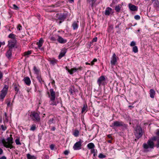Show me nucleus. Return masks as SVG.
Segmentation results:
<instances>
[{
    "label": "nucleus",
    "instance_id": "nucleus-1",
    "mask_svg": "<svg viewBox=\"0 0 159 159\" xmlns=\"http://www.w3.org/2000/svg\"><path fill=\"white\" fill-rule=\"evenodd\" d=\"M49 91L50 94H49V92H48V94L49 97L50 98V102H51L50 103V104L52 106H56L59 102L58 101L57 102L55 101V92L54 91L53 89H51L49 90Z\"/></svg>",
    "mask_w": 159,
    "mask_h": 159
},
{
    "label": "nucleus",
    "instance_id": "nucleus-2",
    "mask_svg": "<svg viewBox=\"0 0 159 159\" xmlns=\"http://www.w3.org/2000/svg\"><path fill=\"white\" fill-rule=\"evenodd\" d=\"M2 142L4 147L6 148H9L11 149L14 147L12 145L13 143L12 138H7L6 140L3 139L2 140Z\"/></svg>",
    "mask_w": 159,
    "mask_h": 159
},
{
    "label": "nucleus",
    "instance_id": "nucleus-3",
    "mask_svg": "<svg viewBox=\"0 0 159 159\" xmlns=\"http://www.w3.org/2000/svg\"><path fill=\"white\" fill-rule=\"evenodd\" d=\"M134 133L135 137L139 139L143 134L142 129L140 126L137 125L134 129Z\"/></svg>",
    "mask_w": 159,
    "mask_h": 159
},
{
    "label": "nucleus",
    "instance_id": "nucleus-4",
    "mask_svg": "<svg viewBox=\"0 0 159 159\" xmlns=\"http://www.w3.org/2000/svg\"><path fill=\"white\" fill-rule=\"evenodd\" d=\"M30 116L32 120L36 123L39 122L40 121L39 114L37 112H31Z\"/></svg>",
    "mask_w": 159,
    "mask_h": 159
},
{
    "label": "nucleus",
    "instance_id": "nucleus-5",
    "mask_svg": "<svg viewBox=\"0 0 159 159\" xmlns=\"http://www.w3.org/2000/svg\"><path fill=\"white\" fill-rule=\"evenodd\" d=\"M143 147L146 151H149L148 149L149 148L153 149L154 147V143L152 140H148L147 143H144L143 144Z\"/></svg>",
    "mask_w": 159,
    "mask_h": 159
},
{
    "label": "nucleus",
    "instance_id": "nucleus-6",
    "mask_svg": "<svg viewBox=\"0 0 159 159\" xmlns=\"http://www.w3.org/2000/svg\"><path fill=\"white\" fill-rule=\"evenodd\" d=\"M8 86L5 85L2 89L1 91V93L0 95V98L2 100L6 95L8 89Z\"/></svg>",
    "mask_w": 159,
    "mask_h": 159
},
{
    "label": "nucleus",
    "instance_id": "nucleus-7",
    "mask_svg": "<svg viewBox=\"0 0 159 159\" xmlns=\"http://www.w3.org/2000/svg\"><path fill=\"white\" fill-rule=\"evenodd\" d=\"M82 67L81 66H79L77 68L74 67L69 69L67 67H66V69L69 73L70 75H72L74 73L77 72L78 71L82 70Z\"/></svg>",
    "mask_w": 159,
    "mask_h": 159
},
{
    "label": "nucleus",
    "instance_id": "nucleus-8",
    "mask_svg": "<svg viewBox=\"0 0 159 159\" xmlns=\"http://www.w3.org/2000/svg\"><path fill=\"white\" fill-rule=\"evenodd\" d=\"M83 141L81 139H80L78 142H76L74 145L73 148L75 150H79L81 149L82 143Z\"/></svg>",
    "mask_w": 159,
    "mask_h": 159
},
{
    "label": "nucleus",
    "instance_id": "nucleus-9",
    "mask_svg": "<svg viewBox=\"0 0 159 159\" xmlns=\"http://www.w3.org/2000/svg\"><path fill=\"white\" fill-rule=\"evenodd\" d=\"M17 41L16 39H10L8 41V46L9 48L12 49L16 44Z\"/></svg>",
    "mask_w": 159,
    "mask_h": 159
},
{
    "label": "nucleus",
    "instance_id": "nucleus-10",
    "mask_svg": "<svg viewBox=\"0 0 159 159\" xmlns=\"http://www.w3.org/2000/svg\"><path fill=\"white\" fill-rule=\"evenodd\" d=\"M105 80V78L104 76H101L98 79L97 81V83L99 86L101 85H104V82Z\"/></svg>",
    "mask_w": 159,
    "mask_h": 159
},
{
    "label": "nucleus",
    "instance_id": "nucleus-11",
    "mask_svg": "<svg viewBox=\"0 0 159 159\" xmlns=\"http://www.w3.org/2000/svg\"><path fill=\"white\" fill-rule=\"evenodd\" d=\"M117 58H118L116 56L115 53L113 54L111 60V63L112 65H115L117 62Z\"/></svg>",
    "mask_w": 159,
    "mask_h": 159
},
{
    "label": "nucleus",
    "instance_id": "nucleus-12",
    "mask_svg": "<svg viewBox=\"0 0 159 159\" xmlns=\"http://www.w3.org/2000/svg\"><path fill=\"white\" fill-rule=\"evenodd\" d=\"M122 123L121 121H114L112 125H111L110 126L111 127H118L121 126V125Z\"/></svg>",
    "mask_w": 159,
    "mask_h": 159
},
{
    "label": "nucleus",
    "instance_id": "nucleus-13",
    "mask_svg": "<svg viewBox=\"0 0 159 159\" xmlns=\"http://www.w3.org/2000/svg\"><path fill=\"white\" fill-rule=\"evenodd\" d=\"M128 7L130 10L131 11H136L138 10V7L131 3H129L128 4Z\"/></svg>",
    "mask_w": 159,
    "mask_h": 159
},
{
    "label": "nucleus",
    "instance_id": "nucleus-14",
    "mask_svg": "<svg viewBox=\"0 0 159 159\" xmlns=\"http://www.w3.org/2000/svg\"><path fill=\"white\" fill-rule=\"evenodd\" d=\"M58 38L57 41L60 43L61 44H64L66 43L67 42V40L66 39H64L61 36L59 35L58 36Z\"/></svg>",
    "mask_w": 159,
    "mask_h": 159
},
{
    "label": "nucleus",
    "instance_id": "nucleus-15",
    "mask_svg": "<svg viewBox=\"0 0 159 159\" xmlns=\"http://www.w3.org/2000/svg\"><path fill=\"white\" fill-rule=\"evenodd\" d=\"M57 15L58 16H57V17L60 20L63 21L66 18V16L64 14H60L59 15V14H57Z\"/></svg>",
    "mask_w": 159,
    "mask_h": 159
},
{
    "label": "nucleus",
    "instance_id": "nucleus-16",
    "mask_svg": "<svg viewBox=\"0 0 159 159\" xmlns=\"http://www.w3.org/2000/svg\"><path fill=\"white\" fill-rule=\"evenodd\" d=\"M23 80L27 85L28 86L30 85L31 84V80L28 77H25Z\"/></svg>",
    "mask_w": 159,
    "mask_h": 159
},
{
    "label": "nucleus",
    "instance_id": "nucleus-17",
    "mask_svg": "<svg viewBox=\"0 0 159 159\" xmlns=\"http://www.w3.org/2000/svg\"><path fill=\"white\" fill-rule=\"evenodd\" d=\"M112 11L111 8L110 7H107L106 8L105 12V14L107 16H109Z\"/></svg>",
    "mask_w": 159,
    "mask_h": 159
},
{
    "label": "nucleus",
    "instance_id": "nucleus-18",
    "mask_svg": "<svg viewBox=\"0 0 159 159\" xmlns=\"http://www.w3.org/2000/svg\"><path fill=\"white\" fill-rule=\"evenodd\" d=\"M78 21H74L72 25V26L73 30H75L78 29Z\"/></svg>",
    "mask_w": 159,
    "mask_h": 159
},
{
    "label": "nucleus",
    "instance_id": "nucleus-19",
    "mask_svg": "<svg viewBox=\"0 0 159 159\" xmlns=\"http://www.w3.org/2000/svg\"><path fill=\"white\" fill-rule=\"evenodd\" d=\"M12 49L9 48L6 54V57L10 59L12 56Z\"/></svg>",
    "mask_w": 159,
    "mask_h": 159
},
{
    "label": "nucleus",
    "instance_id": "nucleus-20",
    "mask_svg": "<svg viewBox=\"0 0 159 159\" xmlns=\"http://www.w3.org/2000/svg\"><path fill=\"white\" fill-rule=\"evenodd\" d=\"M66 49H63L61 50V52L60 53L59 56L58 58L59 59H61L62 57H64L66 53Z\"/></svg>",
    "mask_w": 159,
    "mask_h": 159
},
{
    "label": "nucleus",
    "instance_id": "nucleus-21",
    "mask_svg": "<svg viewBox=\"0 0 159 159\" xmlns=\"http://www.w3.org/2000/svg\"><path fill=\"white\" fill-rule=\"evenodd\" d=\"M44 42V40L42 38H40L39 41L37 42V44L38 46V47L40 49L41 47L42 46L43 43Z\"/></svg>",
    "mask_w": 159,
    "mask_h": 159
},
{
    "label": "nucleus",
    "instance_id": "nucleus-22",
    "mask_svg": "<svg viewBox=\"0 0 159 159\" xmlns=\"http://www.w3.org/2000/svg\"><path fill=\"white\" fill-rule=\"evenodd\" d=\"M121 8V5L120 4H118L117 5L115 6V10L116 11V12L119 13L120 11Z\"/></svg>",
    "mask_w": 159,
    "mask_h": 159
},
{
    "label": "nucleus",
    "instance_id": "nucleus-23",
    "mask_svg": "<svg viewBox=\"0 0 159 159\" xmlns=\"http://www.w3.org/2000/svg\"><path fill=\"white\" fill-rule=\"evenodd\" d=\"M58 36L59 35L57 34H55L54 35H53L50 38V39L52 41H56V40L57 41V39L58 38Z\"/></svg>",
    "mask_w": 159,
    "mask_h": 159
},
{
    "label": "nucleus",
    "instance_id": "nucleus-24",
    "mask_svg": "<svg viewBox=\"0 0 159 159\" xmlns=\"http://www.w3.org/2000/svg\"><path fill=\"white\" fill-rule=\"evenodd\" d=\"M150 97L152 98H153L154 95L155 94V90L153 89H151L150 90Z\"/></svg>",
    "mask_w": 159,
    "mask_h": 159
},
{
    "label": "nucleus",
    "instance_id": "nucleus-25",
    "mask_svg": "<svg viewBox=\"0 0 159 159\" xmlns=\"http://www.w3.org/2000/svg\"><path fill=\"white\" fill-rule=\"evenodd\" d=\"M37 78L41 84H44V81L42 79L41 75H37Z\"/></svg>",
    "mask_w": 159,
    "mask_h": 159
},
{
    "label": "nucleus",
    "instance_id": "nucleus-26",
    "mask_svg": "<svg viewBox=\"0 0 159 159\" xmlns=\"http://www.w3.org/2000/svg\"><path fill=\"white\" fill-rule=\"evenodd\" d=\"M87 147L89 149H92L95 148V145L93 143H90L88 144Z\"/></svg>",
    "mask_w": 159,
    "mask_h": 159
},
{
    "label": "nucleus",
    "instance_id": "nucleus-27",
    "mask_svg": "<svg viewBox=\"0 0 159 159\" xmlns=\"http://www.w3.org/2000/svg\"><path fill=\"white\" fill-rule=\"evenodd\" d=\"M87 106L86 105H84L83 107L82 108L81 113H85L87 111Z\"/></svg>",
    "mask_w": 159,
    "mask_h": 159
},
{
    "label": "nucleus",
    "instance_id": "nucleus-28",
    "mask_svg": "<svg viewBox=\"0 0 159 159\" xmlns=\"http://www.w3.org/2000/svg\"><path fill=\"white\" fill-rule=\"evenodd\" d=\"M33 70L34 72V73L36 74L37 75H39V70L37 68L36 66H34V67Z\"/></svg>",
    "mask_w": 159,
    "mask_h": 159
},
{
    "label": "nucleus",
    "instance_id": "nucleus-29",
    "mask_svg": "<svg viewBox=\"0 0 159 159\" xmlns=\"http://www.w3.org/2000/svg\"><path fill=\"white\" fill-rule=\"evenodd\" d=\"M27 157L28 159H36V157L34 156H31L30 154L27 155Z\"/></svg>",
    "mask_w": 159,
    "mask_h": 159
},
{
    "label": "nucleus",
    "instance_id": "nucleus-30",
    "mask_svg": "<svg viewBox=\"0 0 159 159\" xmlns=\"http://www.w3.org/2000/svg\"><path fill=\"white\" fill-rule=\"evenodd\" d=\"M14 86L15 90L16 91V94H17V93L19 90V88L18 87L19 86L16 84H14Z\"/></svg>",
    "mask_w": 159,
    "mask_h": 159
},
{
    "label": "nucleus",
    "instance_id": "nucleus-31",
    "mask_svg": "<svg viewBox=\"0 0 159 159\" xmlns=\"http://www.w3.org/2000/svg\"><path fill=\"white\" fill-rule=\"evenodd\" d=\"M8 37L11 38V39H16V35L12 34H10L8 36Z\"/></svg>",
    "mask_w": 159,
    "mask_h": 159
},
{
    "label": "nucleus",
    "instance_id": "nucleus-32",
    "mask_svg": "<svg viewBox=\"0 0 159 159\" xmlns=\"http://www.w3.org/2000/svg\"><path fill=\"white\" fill-rule=\"evenodd\" d=\"M50 63L53 65H54L57 63V61L55 59H52L50 61Z\"/></svg>",
    "mask_w": 159,
    "mask_h": 159
},
{
    "label": "nucleus",
    "instance_id": "nucleus-33",
    "mask_svg": "<svg viewBox=\"0 0 159 159\" xmlns=\"http://www.w3.org/2000/svg\"><path fill=\"white\" fill-rule=\"evenodd\" d=\"M79 134V131L78 130H75L74 132L73 133V135L75 137H77Z\"/></svg>",
    "mask_w": 159,
    "mask_h": 159
},
{
    "label": "nucleus",
    "instance_id": "nucleus-34",
    "mask_svg": "<svg viewBox=\"0 0 159 159\" xmlns=\"http://www.w3.org/2000/svg\"><path fill=\"white\" fill-rule=\"evenodd\" d=\"M121 126H122L123 127V129H127L128 128V125L127 124H125L123 122H122V123L121 125Z\"/></svg>",
    "mask_w": 159,
    "mask_h": 159
},
{
    "label": "nucleus",
    "instance_id": "nucleus-35",
    "mask_svg": "<svg viewBox=\"0 0 159 159\" xmlns=\"http://www.w3.org/2000/svg\"><path fill=\"white\" fill-rule=\"evenodd\" d=\"M36 129V126L35 124H33L32 125L30 129V130L34 131Z\"/></svg>",
    "mask_w": 159,
    "mask_h": 159
},
{
    "label": "nucleus",
    "instance_id": "nucleus-36",
    "mask_svg": "<svg viewBox=\"0 0 159 159\" xmlns=\"http://www.w3.org/2000/svg\"><path fill=\"white\" fill-rule=\"evenodd\" d=\"M133 51L134 53H137L138 52V48L136 46H134L133 47Z\"/></svg>",
    "mask_w": 159,
    "mask_h": 159
},
{
    "label": "nucleus",
    "instance_id": "nucleus-37",
    "mask_svg": "<svg viewBox=\"0 0 159 159\" xmlns=\"http://www.w3.org/2000/svg\"><path fill=\"white\" fill-rule=\"evenodd\" d=\"M31 53V51H29L24 52V55L25 56L28 57V55L30 54Z\"/></svg>",
    "mask_w": 159,
    "mask_h": 159
},
{
    "label": "nucleus",
    "instance_id": "nucleus-38",
    "mask_svg": "<svg viewBox=\"0 0 159 159\" xmlns=\"http://www.w3.org/2000/svg\"><path fill=\"white\" fill-rule=\"evenodd\" d=\"M16 144L17 145H21V143H20V141L19 138L16 139L15 140Z\"/></svg>",
    "mask_w": 159,
    "mask_h": 159
},
{
    "label": "nucleus",
    "instance_id": "nucleus-39",
    "mask_svg": "<svg viewBox=\"0 0 159 159\" xmlns=\"http://www.w3.org/2000/svg\"><path fill=\"white\" fill-rule=\"evenodd\" d=\"M98 157L100 158H105L106 156L102 153H100L98 155Z\"/></svg>",
    "mask_w": 159,
    "mask_h": 159
},
{
    "label": "nucleus",
    "instance_id": "nucleus-40",
    "mask_svg": "<svg viewBox=\"0 0 159 159\" xmlns=\"http://www.w3.org/2000/svg\"><path fill=\"white\" fill-rule=\"evenodd\" d=\"M69 91L70 92L71 94H73V93L75 92V91L72 88H70Z\"/></svg>",
    "mask_w": 159,
    "mask_h": 159
},
{
    "label": "nucleus",
    "instance_id": "nucleus-41",
    "mask_svg": "<svg viewBox=\"0 0 159 159\" xmlns=\"http://www.w3.org/2000/svg\"><path fill=\"white\" fill-rule=\"evenodd\" d=\"M159 4V2L158 0L155 1L153 3L154 6L155 7H157Z\"/></svg>",
    "mask_w": 159,
    "mask_h": 159
},
{
    "label": "nucleus",
    "instance_id": "nucleus-42",
    "mask_svg": "<svg viewBox=\"0 0 159 159\" xmlns=\"http://www.w3.org/2000/svg\"><path fill=\"white\" fill-rule=\"evenodd\" d=\"M54 120L53 118L50 119L48 122V124L49 125H51L53 123V121Z\"/></svg>",
    "mask_w": 159,
    "mask_h": 159
},
{
    "label": "nucleus",
    "instance_id": "nucleus-43",
    "mask_svg": "<svg viewBox=\"0 0 159 159\" xmlns=\"http://www.w3.org/2000/svg\"><path fill=\"white\" fill-rule=\"evenodd\" d=\"M13 8L15 10H18L19 9V7L15 4L13 5Z\"/></svg>",
    "mask_w": 159,
    "mask_h": 159
},
{
    "label": "nucleus",
    "instance_id": "nucleus-44",
    "mask_svg": "<svg viewBox=\"0 0 159 159\" xmlns=\"http://www.w3.org/2000/svg\"><path fill=\"white\" fill-rule=\"evenodd\" d=\"M134 19L136 20H139L140 19V16L139 15H136L134 16Z\"/></svg>",
    "mask_w": 159,
    "mask_h": 159
},
{
    "label": "nucleus",
    "instance_id": "nucleus-45",
    "mask_svg": "<svg viewBox=\"0 0 159 159\" xmlns=\"http://www.w3.org/2000/svg\"><path fill=\"white\" fill-rule=\"evenodd\" d=\"M1 129L2 130L4 131L6 130L7 129V127L4 125H2L1 126Z\"/></svg>",
    "mask_w": 159,
    "mask_h": 159
},
{
    "label": "nucleus",
    "instance_id": "nucleus-46",
    "mask_svg": "<svg viewBox=\"0 0 159 159\" xmlns=\"http://www.w3.org/2000/svg\"><path fill=\"white\" fill-rule=\"evenodd\" d=\"M97 151V150L95 149L94 148L91 149V153H96Z\"/></svg>",
    "mask_w": 159,
    "mask_h": 159
},
{
    "label": "nucleus",
    "instance_id": "nucleus-47",
    "mask_svg": "<svg viewBox=\"0 0 159 159\" xmlns=\"http://www.w3.org/2000/svg\"><path fill=\"white\" fill-rule=\"evenodd\" d=\"M149 140H152V141H156L157 139V137L156 136H154L153 137H152L151 139H149Z\"/></svg>",
    "mask_w": 159,
    "mask_h": 159
},
{
    "label": "nucleus",
    "instance_id": "nucleus-48",
    "mask_svg": "<svg viewBox=\"0 0 159 159\" xmlns=\"http://www.w3.org/2000/svg\"><path fill=\"white\" fill-rule=\"evenodd\" d=\"M22 28V27L20 24H19L17 27V29L19 30H21Z\"/></svg>",
    "mask_w": 159,
    "mask_h": 159
},
{
    "label": "nucleus",
    "instance_id": "nucleus-49",
    "mask_svg": "<svg viewBox=\"0 0 159 159\" xmlns=\"http://www.w3.org/2000/svg\"><path fill=\"white\" fill-rule=\"evenodd\" d=\"M89 2L91 3V6L92 7L94 3V0H87Z\"/></svg>",
    "mask_w": 159,
    "mask_h": 159
},
{
    "label": "nucleus",
    "instance_id": "nucleus-50",
    "mask_svg": "<svg viewBox=\"0 0 159 159\" xmlns=\"http://www.w3.org/2000/svg\"><path fill=\"white\" fill-rule=\"evenodd\" d=\"M135 44V43L133 41L131 42L130 45L131 46H134Z\"/></svg>",
    "mask_w": 159,
    "mask_h": 159
},
{
    "label": "nucleus",
    "instance_id": "nucleus-51",
    "mask_svg": "<svg viewBox=\"0 0 159 159\" xmlns=\"http://www.w3.org/2000/svg\"><path fill=\"white\" fill-rule=\"evenodd\" d=\"M69 152V151L68 150H65L64 151V153L66 155H67Z\"/></svg>",
    "mask_w": 159,
    "mask_h": 159
},
{
    "label": "nucleus",
    "instance_id": "nucleus-52",
    "mask_svg": "<svg viewBox=\"0 0 159 159\" xmlns=\"http://www.w3.org/2000/svg\"><path fill=\"white\" fill-rule=\"evenodd\" d=\"M97 40V38L96 37L93 38L92 40V42H96Z\"/></svg>",
    "mask_w": 159,
    "mask_h": 159
},
{
    "label": "nucleus",
    "instance_id": "nucleus-53",
    "mask_svg": "<svg viewBox=\"0 0 159 159\" xmlns=\"http://www.w3.org/2000/svg\"><path fill=\"white\" fill-rule=\"evenodd\" d=\"M157 143L156 144V146L157 148L159 147V139L157 140Z\"/></svg>",
    "mask_w": 159,
    "mask_h": 159
},
{
    "label": "nucleus",
    "instance_id": "nucleus-54",
    "mask_svg": "<svg viewBox=\"0 0 159 159\" xmlns=\"http://www.w3.org/2000/svg\"><path fill=\"white\" fill-rule=\"evenodd\" d=\"M3 77V74L0 71V80Z\"/></svg>",
    "mask_w": 159,
    "mask_h": 159
},
{
    "label": "nucleus",
    "instance_id": "nucleus-55",
    "mask_svg": "<svg viewBox=\"0 0 159 159\" xmlns=\"http://www.w3.org/2000/svg\"><path fill=\"white\" fill-rule=\"evenodd\" d=\"M54 148V146L53 144H51L50 146V148L52 150H53Z\"/></svg>",
    "mask_w": 159,
    "mask_h": 159
},
{
    "label": "nucleus",
    "instance_id": "nucleus-56",
    "mask_svg": "<svg viewBox=\"0 0 159 159\" xmlns=\"http://www.w3.org/2000/svg\"><path fill=\"white\" fill-rule=\"evenodd\" d=\"M3 152V151L2 149L1 148H0V155L2 154Z\"/></svg>",
    "mask_w": 159,
    "mask_h": 159
},
{
    "label": "nucleus",
    "instance_id": "nucleus-57",
    "mask_svg": "<svg viewBox=\"0 0 159 159\" xmlns=\"http://www.w3.org/2000/svg\"><path fill=\"white\" fill-rule=\"evenodd\" d=\"M55 129H56V128L54 126L52 127V128L51 129V130L52 131H55Z\"/></svg>",
    "mask_w": 159,
    "mask_h": 159
},
{
    "label": "nucleus",
    "instance_id": "nucleus-58",
    "mask_svg": "<svg viewBox=\"0 0 159 159\" xmlns=\"http://www.w3.org/2000/svg\"><path fill=\"white\" fill-rule=\"evenodd\" d=\"M156 134L159 136V129L157 130L156 133Z\"/></svg>",
    "mask_w": 159,
    "mask_h": 159
},
{
    "label": "nucleus",
    "instance_id": "nucleus-59",
    "mask_svg": "<svg viewBox=\"0 0 159 159\" xmlns=\"http://www.w3.org/2000/svg\"><path fill=\"white\" fill-rule=\"evenodd\" d=\"M0 159H7L6 157L5 156H3L0 157Z\"/></svg>",
    "mask_w": 159,
    "mask_h": 159
},
{
    "label": "nucleus",
    "instance_id": "nucleus-60",
    "mask_svg": "<svg viewBox=\"0 0 159 159\" xmlns=\"http://www.w3.org/2000/svg\"><path fill=\"white\" fill-rule=\"evenodd\" d=\"M10 103H11L10 101V100L8 101V102L7 103V106L8 107H9L10 105Z\"/></svg>",
    "mask_w": 159,
    "mask_h": 159
},
{
    "label": "nucleus",
    "instance_id": "nucleus-61",
    "mask_svg": "<svg viewBox=\"0 0 159 159\" xmlns=\"http://www.w3.org/2000/svg\"><path fill=\"white\" fill-rule=\"evenodd\" d=\"M55 82L54 80H52L51 84L52 85H55Z\"/></svg>",
    "mask_w": 159,
    "mask_h": 159
},
{
    "label": "nucleus",
    "instance_id": "nucleus-62",
    "mask_svg": "<svg viewBox=\"0 0 159 159\" xmlns=\"http://www.w3.org/2000/svg\"><path fill=\"white\" fill-rule=\"evenodd\" d=\"M107 137L109 139H111L112 137L111 134H108L107 135Z\"/></svg>",
    "mask_w": 159,
    "mask_h": 159
},
{
    "label": "nucleus",
    "instance_id": "nucleus-63",
    "mask_svg": "<svg viewBox=\"0 0 159 159\" xmlns=\"http://www.w3.org/2000/svg\"><path fill=\"white\" fill-rule=\"evenodd\" d=\"M94 62H97V60L96 58H94L93 60L92 61Z\"/></svg>",
    "mask_w": 159,
    "mask_h": 159
},
{
    "label": "nucleus",
    "instance_id": "nucleus-64",
    "mask_svg": "<svg viewBox=\"0 0 159 159\" xmlns=\"http://www.w3.org/2000/svg\"><path fill=\"white\" fill-rule=\"evenodd\" d=\"M94 62L93 61H92L90 63V65L91 66H93L94 64Z\"/></svg>",
    "mask_w": 159,
    "mask_h": 159
}]
</instances>
